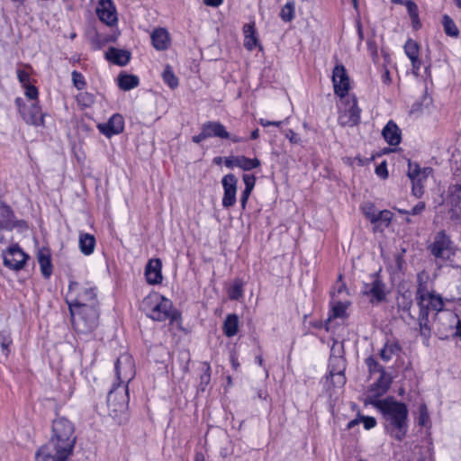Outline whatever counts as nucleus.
I'll list each match as a JSON object with an SVG mask.
<instances>
[{"label":"nucleus","instance_id":"obj_59","mask_svg":"<svg viewBox=\"0 0 461 461\" xmlns=\"http://www.w3.org/2000/svg\"><path fill=\"white\" fill-rule=\"evenodd\" d=\"M208 139L207 136H206V133L203 128V126L201 127V132L197 135H194L193 136L192 138V140L194 142V143H201L202 141H203L204 140Z\"/></svg>","mask_w":461,"mask_h":461},{"label":"nucleus","instance_id":"obj_20","mask_svg":"<svg viewBox=\"0 0 461 461\" xmlns=\"http://www.w3.org/2000/svg\"><path fill=\"white\" fill-rule=\"evenodd\" d=\"M117 378L121 382L130 381L133 375L132 366L130 358L125 356L117 359L115 363Z\"/></svg>","mask_w":461,"mask_h":461},{"label":"nucleus","instance_id":"obj_4","mask_svg":"<svg viewBox=\"0 0 461 461\" xmlns=\"http://www.w3.org/2000/svg\"><path fill=\"white\" fill-rule=\"evenodd\" d=\"M141 309L149 318L157 321L170 320L173 322L179 318V312L173 308L172 302L155 292L143 299Z\"/></svg>","mask_w":461,"mask_h":461},{"label":"nucleus","instance_id":"obj_8","mask_svg":"<svg viewBox=\"0 0 461 461\" xmlns=\"http://www.w3.org/2000/svg\"><path fill=\"white\" fill-rule=\"evenodd\" d=\"M361 110L357 106V101L355 96H346L341 98L339 106V123L341 126L353 127L360 121Z\"/></svg>","mask_w":461,"mask_h":461},{"label":"nucleus","instance_id":"obj_42","mask_svg":"<svg viewBox=\"0 0 461 461\" xmlns=\"http://www.w3.org/2000/svg\"><path fill=\"white\" fill-rule=\"evenodd\" d=\"M406 7L408 10V14L412 21L413 26L417 28V26L420 24L417 5L411 1H407Z\"/></svg>","mask_w":461,"mask_h":461},{"label":"nucleus","instance_id":"obj_47","mask_svg":"<svg viewBox=\"0 0 461 461\" xmlns=\"http://www.w3.org/2000/svg\"><path fill=\"white\" fill-rule=\"evenodd\" d=\"M23 87L25 89V95L30 100H36L38 98L39 92L36 86L30 84L24 86Z\"/></svg>","mask_w":461,"mask_h":461},{"label":"nucleus","instance_id":"obj_22","mask_svg":"<svg viewBox=\"0 0 461 461\" xmlns=\"http://www.w3.org/2000/svg\"><path fill=\"white\" fill-rule=\"evenodd\" d=\"M153 47L158 50H165L169 46V34L166 29L158 28L151 33Z\"/></svg>","mask_w":461,"mask_h":461},{"label":"nucleus","instance_id":"obj_41","mask_svg":"<svg viewBox=\"0 0 461 461\" xmlns=\"http://www.w3.org/2000/svg\"><path fill=\"white\" fill-rule=\"evenodd\" d=\"M240 168L249 171L260 166V161L258 158H249L245 156H240Z\"/></svg>","mask_w":461,"mask_h":461},{"label":"nucleus","instance_id":"obj_51","mask_svg":"<svg viewBox=\"0 0 461 461\" xmlns=\"http://www.w3.org/2000/svg\"><path fill=\"white\" fill-rule=\"evenodd\" d=\"M285 137L293 144H299L301 142V138L299 135L291 129L285 131Z\"/></svg>","mask_w":461,"mask_h":461},{"label":"nucleus","instance_id":"obj_35","mask_svg":"<svg viewBox=\"0 0 461 461\" xmlns=\"http://www.w3.org/2000/svg\"><path fill=\"white\" fill-rule=\"evenodd\" d=\"M442 23H443L444 31L447 35H448L450 37H457L458 36L459 31H458L456 23H454V21L448 15L445 14L443 16Z\"/></svg>","mask_w":461,"mask_h":461},{"label":"nucleus","instance_id":"obj_64","mask_svg":"<svg viewBox=\"0 0 461 461\" xmlns=\"http://www.w3.org/2000/svg\"><path fill=\"white\" fill-rule=\"evenodd\" d=\"M223 0H203L204 4L209 6L217 7L221 5Z\"/></svg>","mask_w":461,"mask_h":461},{"label":"nucleus","instance_id":"obj_30","mask_svg":"<svg viewBox=\"0 0 461 461\" xmlns=\"http://www.w3.org/2000/svg\"><path fill=\"white\" fill-rule=\"evenodd\" d=\"M427 276L424 273H419L417 275V292H416V301L417 304H422L425 300L424 296L427 295L429 292L427 289Z\"/></svg>","mask_w":461,"mask_h":461},{"label":"nucleus","instance_id":"obj_58","mask_svg":"<svg viewBox=\"0 0 461 461\" xmlns=\"http://www.w3.org/2000/svg\"><path fill=\"white\" fill-rule=\"evenodd\" d=\"M430 172H431V168L430 167H423L422 171L420 173V176H419V177H417V179H412L411 181L422 184L423 181L427 179V177H428V176L429 175Z\"/></svg>","mask_w":461,"mask_h":461},{"label":"nucleus","instance_id":"obj_43","mask_svg":"<svg viewBox=\"0 0 461 461\" xmlns=\"http://www.w3.org/2000/svg\"><path fill=\"white\" fill-rule=\"evenodd\" d=\"M363 212L365 214V216L372 222V223H376V214H377V211L375 209V206L371 203H366L363 208Z\"/></svg>","mask_w":461,"mask_h":461},{"label":"nucleus","instance_id":"obj_40","mask_svg":"<svg viewBox=\"0 0 461 461\" xmlns=\"http://www.w3.org/2000/svg\"><path fill=\"white\" fill-rule=\"evenodd\" d=\"M375 216L377 226L388 227L393 219V213L388 210L379 211Z\"/></svg>","mask_w":461,"mask_h":461},{"label":"nucleus","instance_id":"obj_37","mask_svg":"<svg viewBox=\"0 0 461 461\" xmlns=\"http://www.w3.org/2000/svg\"><path fill=\"white\" fill-rule=\"evenodd\" d=\"M294 2L288 1L281 9L280 17L284 22H291L294 17Z\"/></svg>","mask_w":461,"mask_h":461},{"label":"nucleus","instance_id":"obj_27","mask_svg":"<svg viewBox=\"0 0 461 461\" xmlns=\"http://www.w3.org/2000/svg\"><path fill=\"white\" fill-rule=\"evenodd\" d=\"M78 243H79V249H80V251L86 255V256H89L91 255L94 250H95V238L94 237V235L92 234H89V233H80L79 234V240H78Z\"/></svg>","mask_w":461,"mask_h":461},{"label":"nucleus","instance_id":"obj_34","mask_svg":"<svg viewBox=\"0 0 461 461\" xmlns=\"http://www.w3.org/2000/svg\"><path fill=\"white\" fill-rule=\"evenodd\" d=\"M12 338L8 330H2L0 332V346L2 354L6 358L10 353V346L12 345Z\"/></svg>","mask_w":461,"mask_h":461},{"label":"nucleus","instance_id":"obj_18","mask_svg":"<svg viewBox=\"0 0 461 461\" xmlns=\"http://www.w3.org/2000/svg\"><path fill=\"white\" fill-rule=\"evenodd\" d=\"M123 128L124 120L123 117L119 113L113 114L106 123L98 125L100 132L108 138L112 137L113 135L121 133L123 131Z\"/></svg>","mask_w":461,"mask_h":461},{"label":"nucleus","instance_id":"obj_2","mask_svg":"<svg viewBox=\"0 0 461 461\" xmlns=\"http://www.w3.org/2000/svg\"><path fill=\"white\" fill-rule=\"evenodd\" d=\"M384 419L385 430L396 440H402L408 430V409L405 403L393 398L372 401Z\"/></svg>","mask_w":461,"mask_h":461},{"label":"nucleus","instance_id":"obj_13","mask_svg":"<svg viewBox=\"0 0 461 461\" xmlns=\"http://www.w3.org/2000/svg\"><path fill=\"white\" fill-rule=\"evenodd\" d=\"M238 178L233 174H227L221 179L223 187L222 206L224 208L232 207L236 203Z\"/></svg>","mask_w":461,"mask_h":461},{"label":"nucleus","instance_id":"obj_23","mask_svg":"<svg viewBox=\"0 0 461 461\" xmlns=\"http://www.w3.org/2000/svg\"><path fill=\"white\" fill-rule=\"evenodd\" d=\"M23 117L27 123L32 125L40 126L44 123L43 114L38 103L32 104L28 112L23 113Z\"/></svg>","mask_w":461,"mask_h":461},{"label":"nucleus","instance_id":"obj_61","mask_svg":"<svg viewBox=\"0 0 461 461\" xmlns=\"http://www.w3.org/2000/svg\"><path fill=\"white\" fill-rule=\"evenodd\" d=\"M251 192H252V190L246 189V188L243 190V192L241 194V197H240V203H241L242 208H245Z\"/></svg>","mask_w":461,"mask_h":461},{"label":"nucleus","instance_id":"obj_17","mask_svg":"<svg viewBox=\"0 0 461 461\" xmlns=\"http://www.w3.org/2000/svg\"><path fill=\"white\" fill-rule=\"evenodd\" d=\"M99 19L107 25L117 22L116 9L112 0H99L96 9Z\"/></svg>","mask_w":461,"mask_h":461},{"label":"nucleus","instance_id":"obj_1","mask_svg":"<svg viewBox=\"0 0 461 461\" xmlns=\"http://www.w3.org/2000/svg\"><path fill=\"white\" fill-rule=\"evenodd\" d=\"M77 442L74 424L65 417L52 421L50 437L35 455V459H68Z\"/></svg>","mask_w":461,"mask_h":461},{"label":"nucleus","instance_id":"obj_16","mask_svg":"<svg viewBox=\"0 0 461 461\" xmlns=\"http://www.w3.org/2000/svg\"><path fill=\"white\" fill-rule=\"evenodd\" d=\"M391 383V376L385 371H381L378 379L371 385L370 393L367 396L370 403H372V401L379 400V397L388 391Z\"/></svg>","mask_w":461,"mask_h":461},{"label":"nucleus","instance_id":"obj_33","mask_svg":"<svg viewBox=\"0 0 461 461\" xmlns=\"http://www.w3.org/2000/svg\"><path fill=\"white\" fill-rule=\"evenodd\" d=\"M0 216L2 220L0 221L1 228H9L14 221V212L12 209L5 204L0 205Z\"/></svg>","mask_w":461,"mask_h":461},{"label":"nucleus","instance_id":"obj_63","mask_svg":"<svg viewBox=\"0 0 461 461\" xmlns=\"http://www.w3.org/2000/svg\"><path fill=\"white\" fill-rule=\"evenodd\" d=\"M80 98H82L85 102V104L86 105H90L91 104L94 103V97L93 95H89V94H83V95H80Z\"/></svg>","mask_w":461,"mask_h":461},{"label":"nucleus","instance_id":"obj_53","mask_svg":"<svg viewBox=\"0 0 461 461\" xmlns=\"http://www.w3.org/2000/svg\"><path fill=\"white\" fill-rule=\"evenodd\" d=\"M361 422H363L364 424V428L366 429H373L375 425H376V420L375 418L373 417H362L360 419Z\"/></svg>","mask_w":461,"mask_h":461},{"label":"nucleus","instance_id":"obj_14","mask_svg":"<svg viewBox=\"0 0 461 461\" xmlns=\"http://www.w3.org/2000/svg\"><path fill=\"white\" fill-rule=\"evenodd\" d=\"M128 387H113L107 395V404L113 411H123L128 404Z\"/></svg>","mask_w":461,"mask_h":461},{"label":"nucleus","instance_id":"obj_31","mask_svg":"<svg viewBox=\"0 0 461 461\" xmlns=\"http://www.w3.org/2000/svg\"><path fill=\"white\" fill-rule=\"evenodd\" d=\"M139 85V78L134 75L122 74L118 77V86L124 91H129Z\"/></svg>","mask_w":461,"mask_h":461},{"label":"nucleus","instance_id":"obj_48","mask_svg":"<svg viewBox=\"0 0 461 461\" xmlns=\"http://www.w3.org/2000/svg\"><path fill=\"white\" fill-rule=\"evenodd\" d=\"M17 77L19 82L23 85V86L26 85H30V73L25 71L24 69L17 70Z\"/></svg>","mask_w":461,"mask_h":461},{"label":"nucleus","instance_id":"obj_49","mask_svg":"<svg viewBox=\"0 0 461 461\" xmlns=\"http://www.w3.org/2000/svg\"><path fill=\"white\" fill-rule=\"evenodd\" d=\"M240 156L228 157L224 158V164L228 168H232L234 167H240Z\"/></svg>","mask_w":461,"mask_h":461},{"label":"nucleus","instance_id":"obj_57","mask_svg":"<svg viewBox=\"0 0 461 461\" xmlns=\"http://www.w3.org/2000/svg\"><path fill=\"white\" fill-rule=\"evenodd\" d=\"M425 203L419 202L410 212V215H418L420 214L425 210Z\"/></svg>","mask_w":461,"mask_h":461},{"label":"nucleus","instance_id":"obj_7","mask_svg":"<svg viewBox=\"0 0 461 461\" xmlns=\"http://www.w3.org/2000/svg\"><path fill=\"white\" fill-rule=\"evenodd\" d=\"M69 292L76 294L73 301L68 302V308H77L95 306L98 307L96 287L90 283L78 284L71 282L69 285Z\"/></svg>","mask_w":461,"mask_h":461},{"label":"nucleus","instance_id":"obj_32","mask_svg":"<svg viewBox=\"0 0 461 461\" xmlns=\"http://www.w3.org/2000/svg\"><path fill=\"white\" fill-rule=\"evenodd\" d=\"M401 348L396 342H387L384 346V348L380 350V357L381 358L388 362L392 359L393 356L398 355L400 352Z\"/></svg>","mask_w":461,"mask_h":461},{"label":"nucleus","instance_id":"obj_3","mask_svg":"<svg viewBox=\"0 0 461 461\" xmlns=\"http://www.w3.org/2000/svg\"><path fill=\"white\" fill-rule=\"evenodd\" d=\"M425 300L422 304H418L420 308L419 316L416 319L411 312V307L412 305L411 300L406 299L403 296L404 302L398 303L399 308L403 312L404 315L402 318L408 325L417 324L419 326L420 335L429 339L431 334V329L429 325V312L430 310L439 312L444 306L442 297L434 294L429 293L424 296Z\"/></svg>","mask_w":461,"mask_h":461},{"label":"nucleus","instance_id":"obj_45","mask_svg":"<svg viewBox=\"0 0 461 461\" xmlns=\"http://www.w3.org/2000/svg\"><path fill=\"white\" fill-rule=\"evenodd\" d=\"M421 171L422 168H420V167L418 164L412 163L409 160L407 175L411 180L417 179V177L420 176Z\"/></svg>","mask_w":461,"mask_h":461},{"label":"nucleus","instance_id":"obj_10","mask_svg":"<svg viewBox=\"0 0 461 461\" xmlns=\"http://www.w3.org/2000/svg\"><path fill=\"white\" fill-rule=\"evenodd\" d=\"M202 126L208 139L212 137H217L220 139L230 140L234 143L244 142L247 140L246 138L235 134H230L226 130L225 126L220 122L208 121L205 122Z\"/></svg>","mask_w":461,"mask_h":461},{"label":"nucleus","instance_id":"obj_29","mask_svg":"<svg viewBox=\"0 0 461 461\" xmlns=\"http://www.w3.org/2000/svg\"><path fill=\"white\" fill-rule=\"evenodd\" d=\"M243 32L245 35L244 46L249 50H253L258 44V39L255 35V27L253 23H247L243 27Z\"/></svg>","mask_w":461,"mask_h":461},{"label":"nucleus","instance_id":"obj_12","mask_svg":"<svg viewBox=\"0 0 461 461\" xmlns=\"http://www.w3.org/2000/svg\"><path fill=\"white\" fill-rule=\"evenodd\" d=\"M331 79L334 87V93L337 95H339L340 98L349 96L348 95L350 87L349 77L342 64H338L335 66L332 71Z\"/></svg>","mask_w":461,"mask_h":461},{"label":"nucleus","instance_id":"obj_55","mask_svg":"<svg viewBox=\"0 0 461 461\" xmlns=\"http://www.w3.org/2000/svg\"><path fill=\"white\" fill-rule=\"evenodd\" d=\"M367 49L370 52L371 56L373 57V59H377L378 57V51H377V46L375 42L372 40L367 41Z\"/></svg>","mask_w":461,"mask_h":461},{"label":"nucleus","instance_id":"obj_9","mask_svg":"<svg viewBox=\"0 0 461 461\" xmlns=\"http://www.w3.org/2000/svg\"><path fill=\"white\" fill-rule=\"evenodd\" d=\"M429 250L436 258L447 259L454 254V248L450 237L445 230L438 231Z\"/></svg>","mask_w":461,"mask_h":461},{"label":"nucleus","instance_id":"obj_11","mask_svg":"<svg viewBox=\"0 0 461 461\" xmlns=\"http://www.w3.org/2000/svg\"><path fill=\"white\" fill-rule=\"evenodd\" d=\"M4 265L12 270H21L24 267L28 256L17 245H12L3 252Z\"/></svg>","mask_w":461,"mask_h":461},{"label":"nucleus","instance_id":"obj_54","mask_svg":"<svg viewBox=\"0 0 461 461\" xmlns=\"http://www.w3.org/2000/svg\"><path fill=\"white\" fill-rule=\"evenodd\" d=\"M429 419L426 406L422 405L420 408L419 424L424 426Z\"/></svg>","mask_w":461,"mask_h":461},{"label":"nucleus","instance_id":"obj_26","mask_svg":"<svg viewBox=\"0 0 461 461\" xmlns=\"http://www.w3.org/2000/svg\"><path fill=\"white\" fill-rule=\"evenodd\" d=\"M348 306V303L341 302L336 299V294L331 293L330 308L331 312L329 316V321L335 318H343L346 316V310Z\"/></svg>","mask_w":461,"mask_h":461},{"label":"nucleus","instance_id":"obj_52","mask_svg":"<svg viewBox=\"0 0 461 461\" xmlns=\"http://www.w3.org/2000/svg\"><path fill=\"white\" fill-rule=\"evenodd\" d=\"M412 182V194L415 197L420 198L423 194V184L418 182Z\"/></svg>","mask_w":461,"mask_h":461},{"label":"nucleus","instance_id":"obj_39","mask_svg":"<svg viewBox=\"0 0 461 461\" xmlns=\"http://www.w3.org/2000/svg\"><path fill=\"white\" fill-rule=\"evenodd\" d=\"M162 77L164 82L171 88H175L178 86V79L169 66H167L164 69Z\"/></svg>","mask_w":461,"mask_h":461},{"label":"nucleus","instance_id":"obj_19","mask_svg":"<svg viewBox=\"0 0 461 461\" xmlns=\"http://www.w3.org/2000/svg\"><path fill=\"white\" fill-rule=\"evenodd\" d=\"M162 263L160 259L154 258L149 260L145 267L146 280L150 285H158L162 282Z\"/></svg>","mask_w":461,"mask_h":461},{"label":"nucleus","instance_id":"obj_25","mask_svg":"<svg viewBox=\"0 0 461 461\" xmlns=\"http://www.w3.org/2000/svg\"><path fill=\"white\" fill-rule=\"evenodd\" d=\"M105 58L116 65L124 66L130 60V54L122 50L109 48L105 53Z\"/></svg>","mask_w":461,"mask_h":461},{"label":"nucleus","instance_id":"obj_46","mask_svg":"<svg viewBox=\"0 0 461 461\" xmlns=\"http://www.w3.org/2000/svg\"><path fill=\"white\" fill-rule=\"evenodd\" d=\"M366 366L369 369V371L371 373H374V372H379L381 373V371H384L381 366L380 365L378 364V362L372 357H367L366 360Z\"/></svg>","mask_w":461,"mask_h":461},{"label":"nucleus","instance_id":"obj_56","mask_svg":"<svg viewBox=\"0 0 461 461\" xmlns=\"http://www.w3.org/2000/svg\"><path fill=\"white\" fill-rule=\"evenodd\" d=\"M375 173L380 177H382L384 179L386 178L388 176V172H387V168H386V163L383 162L382 164L377 166L376 168H375Z\"/></svg>","mask_w":461,"mask_h":461},{"label":"nucleus","instance_id":"obj_28","mask_svg":"<svg viewBox=\"0 0 461 461\" xmlns=\"http://www.w3.org/2000/svg\"><path fill=\"white\" fill-rule=\"evenodd\" d=\"M223 333L226 337L231 338L238 333L239 318L236 314H228L222 325Z\"/></svg>","mask_w":461,"mask_h":461},{"label":"nucleus","instance_id":"obj_50","mask_svg":"<svg viewBox=\"0 0 461 461\" xmlns=\"http://www.w3.org/2000/svg\"><path fill=\"white\" fill-rule=\"evenodd\" d=\"M243 181L245 184V188L253 190L256 184V177L253 175H243Z\"/></svg>","mask_w":461,"mask_h":461},{"label":"nucleus","instance_id":"obj_21","mask_svg":"<svg viewBox=\"0 0 461 461\" xmlns=\"http://www.w3.org/2000/svg\"><path fill=\"white\" fill-rule=\"evenodd\" d=\"M385 141L392 146H396L401 142L402 135H401V130L397 126V124L393 122L389 121L387 124L384 126L383 132H382Z\"/></svg>","mask_w":461,"mask_h":461},{"label":"nucleus","instance_id":"obj_15","mask_svg":"<svg viewBox=\"0 0 461 461\" xmlns=\"http://www.w3.org/2000/svg\"><path fill=\"white\" fill-rule=\"evenodd\" d=\"M363 293L370 297V303L373 304L384 302L386 297L385 285L378 277L371 284H366Z\"/></svg>","mask_w":461,"mask_h":461},{"label":"nucleus","instance_id":"obj_5","mask_svg":"<svg viewBox=\"0 0 461 461\" xmlns=\"http://www.w3.org/2000/svg\"><path fill=\"white\" fill-rule=\"evenodd\" d=\"M72 325L75 330L79 334H90L98 325L99 310L98 307L87 306L77 308H68Z\"/></svg>","mask_w":461,"mask_h":461},{"label":"nucleus","instance_id":"obj_6","mask_svg":"<svg viewBox=\"0 0 461 461\" xmlns=\"http://www.w3.org/2000/svg\"><path fill=\"white\" fill-rule=\"evenodd\" d=\"M329 360V376L328 379L334 387L341 388L346 384V359L343 357V347L341 344L334 343Z\"/></svg>","mask_w":461,"mask_h":461},{"label":"nucleus","instance_id":"obj_24","mask_svg":"<svg viewBox=\"0 0 461 461\" xmlns=\"http://www.w3.org/2000/svg\"><path fill=\"white\" fill-rule=\"evenodd\" d=\"M37 259L41 267L42 276L45 278H49L52 274V265L49 249H40L37 254Z\"/></svg>","mask_w":461,"mask_h":461},{"label":"nucleus","instance_id":"obj_36","mask_svg":"<svg viewBox=\"0 0 461 461\" xmlns=\"http://www.w3.org/2000/svg\"><path fill=\"white\" fill-rule=\"evenodd\" d=\"M228 295L230 300H239L243 296V282L236 279L233 285L228 290Z\"/></svg>","mask_w":461,"mask_h":461},{"label":"nucleus","instance_id":"obj_44","mask_svg":"<svg viewBox=\"0 0 461 461\" xmlns=\"http://www.w3.org/2000/svg\"><path fill=\"white\" fill-rule=\"evenodd\" d=\"M71 76L73 86L78 90L84 89L86 85L84 76L77 70H74Z\"/></svg>","mask_w":461,"mask_h":461},{"label":"nucleus","instance_id":"obj_62","mask_svg":"<svg viewBox=\"0 0 461 461\" xmlns=\"http://www.w3.org/2000/svg\"><path fill=\"white\" fill-rule=\"evenodd\" d=\"M411 62V67L414 74H418L419 69L420 68L421 62L418 58H414L413 59H410Z\"/></svg>","mask_w":461,"mask_h":461},{"label":"nucleus","instance_id":"obj_38","mask_svg":"<svg viewBox=\"0 0 461 461\" xmlns=\"http://www.w3.org/2000/svg\"><path fill=\"white\" fill-rule=\"evenodd\" d=\"M419 44L412 39H409L404 44V52L410 59L419 57Z\"/></svg>","mask_w":461,"mask_h":461},{"label":"nucleus","instance_id":"obj_60","mask_svg":"<svg viewBox=\"0 0 461 461\" xmlns=\"http://www.w3.org/2000/svg\"><path fill=\"white\" fill-rule=\"evenodd\" d=\"M210 366H208L205 372L201 375V386L207 385L210 382Z\"/></svg>","mask_w":461,"mask_h":461}]
</instances>
